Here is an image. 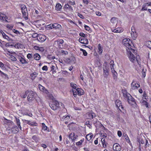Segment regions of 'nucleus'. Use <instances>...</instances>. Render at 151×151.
Listing matches in <instances>:
<instances>
[{
  "mask_svg": "<svg viewBox=\"0 0 151 151\" xmlns=\"http://www.w3.org/2000/svg\"><path fill=\"white\" fill-rule=\"evenodd\" d=\"M2 36L4 38L6 39L9 41L11 40V39L9 38L7 35H6L5 33H4V35H2Z\"/></svg>",
  "mask_w": 151,
  "mask_h": 151,
  "instance_id": "32",
  "label": "nucleus"
},
{
  "mask_svg": "<svg viewBox=\"0 0 151 151\" xmlns=\"http://www.w3.org/2000/svg\"><path fill=\"white\" fill-rule=\"evenodd\" d=\"M79 35L83 37H86V36L85 35L83 32H81L79 34Z\"/></svg>",
  "mask_w": 151,
  "mask_h": 151,
  "instance_id": "50",
  "label": "nucleus"
},
{
  "mask_svg": "<svg viewBox=\"0 0 151 151\" xmlns=\"http://www.w3.org/2000/svg\"><path fill=\"white\" fill-rule=\"evenodd\" d=\"M124 137L126 141L130 144V143H131L127 135L125 134L124 136Z\"/></svg>",
  "mask_w": 151,
  "mask_h": 151,
  "instance_id": "31",
  "label": "nucleus"
},
{
  "mask_svg": "<svg viewBox=\"0 0 151 151\" xmlns=\"http://www.w3.org/2000/svg\"><path fill=\"white\" fill-rule=\"evenodd\" d=\"M44 50V47H39V50L41 52H43Z\"/></svg>",
  "mask_w": 151,
  "mask_h": 151,
  "instance_id": "55",
  "label": "nucleus"
},
{
  "mask_svg": "<svg viewBox=\"0 0 151 151\" xmlns=\"http://www.w3.org/2000/svg\"><path fill=\"white\" fill-rule=\"evenodd\" d=\"M69 3L71 5H74L75 4V2L74 1H69Z\"/></svg>",
  "mask_w": 151,
  "mask_h": 151,
  "instance_id": "59",
  "label": "nucleus"
},
{
  "mask_svg": "<svg viewBox=\"0 0 151 151\" xmlns=\"http://www.w3.org/2000/svg\"><path fill=\"white\" fill-rule=\"evenodd\" d=\"M115 104H116V106L120 110V106L122 105L121 102L119 100H117L115 101Z\"/></svg>",
  "mask_w": 151,
  "mask_h": 151,
  "instance_id": "19",
  "label": "nucleus"
},
{
  "mask_svg": "<svg viewBox=\"0 0 151 151\" xmlns=\"http://www.w3.org/2000/svg\"><path fill=\"white\" fill-rule=\"evenodd\" d=\"M42 125L43 126L42 129L45 131L46 130L47 128V127L44 123H42Z\"/></svg>",
  "mask_w": 151,
  "mask_h": 151,
  "instance_id": "51",
  "label": "nucleus"
},
{
  "mask_svg": "<svg viewBox=\"0 0 151 151\" xmlns=\"http://www.w3.org/2000/svg\"><path fill=\"white\" fill-rule=\"evenodd\" d=\"M47 28L52 29L54 28L55 29H59L61 27V26L58 23L51 24L47 25Z\"/></svg>",
  "mask_w": 151,
  "mask_h": 151,
  "instance_id": "6",
  "label": "nucleus"
},
{
  "mask_svg": "<svg viewBox=\"0 0 151 151\" xmlns=\"http://www.w3.org/2000/svg\"><path fill=\"white\" fill-rule=\"evenodd\" d=\"M42 69L43 70L47 71L48 70L47 67L46 65L42 67Z\"/></svg>",
  "mask_w": 151,
  "mask_h": 151,
  "instance_id": "53",
  "label": "nucleus"
},
{
  "mask_svg": "<svg viewBox=\"0 0 151 151\" xmlns=\"http://www.w3.org/2000/svg\"><path fill=\"white\" fill-rule=\"evenodd\" d=\"M142 70V76L143 78H145L146 76V69H143Z\"/></svg>",
  "mask_w": 151,
  "mask_h": 151,
  "instance_id": "34",
  "label": "nucleus"
},
{
  "mask_svg": "<svg viewBox=\"0 0 151 151\" xmlns=\"http://www.w3.org/2000/svg\"><path fill=\"white\" fill-rule=\"evenodd\" d=\"M83 54L84 56H86L87 55V52L85 50H83Z\"/></svg>",
  "mask_w": 151,
  "mask_h": 151,
  "instance_id": "62",
  "label": "nucleus"
},
{
  "mask_svg": "<svg viewBox=\"0 0 151 151\" xmlns=\"http://www.w3.org/2000/svg\"><path fill=\"white\" fill-rule=\"evenodd\" d=\"M46 39V37L43 35H39L37 37L38 40L40 42H44Z\"/></svg>",
  "mask_w": 151,
  "mask_h": 151,
  "instance_id": "9",
  "label": "nucleus"
},
{
  "mask_svg": "<svg viewBox=\"0 0 151 151\" xmlns=\"http://www.w3.org/2000/svg\"><path fill=\"white\" fill-rule=\"evenodd\" d=\"M43 92L46 94H48V93H49V92H48V90H47L46 89H45V88Z\"/></svg>",
  "mask_w": 151,
  "mask_h": 151,
  "instance_id": "60",
  "label": "nucleus"
},
{
  "mask_svg": "<svg viewBox=\"0 0 151 151\" xmlns=\"http://www.w3.org/2000/svg\"><path fill=\"white\" fill-rule=\"evenodd\" d=\"M12 132L14 133H16L19 131V128L17 126L12 127L11 128Z\"/></svg>",
  "mask_w": 151,
  "mask_h": 151,
  "instance_id": "14",
  "label": "nucleus"
},
{
  "mask_svg": "<svg viewBox=\"0 0 151 151\" xmlns=\"http://www.w3.org/2000/svg\"><path fill=\"white\" fill-rule=\"evenodd\" d=\"M84 27H85V29L86 30L89 31V30H90V27L88 26H87V25H85L84 26Z\"/></svg>",
  "mask_w": 151,
  "mask_h": 151,
  "instance_id": "58",
  "label": "nucleus"
},
{
  "mask_svg": "<svg viewBox=\"0 0 151 151\" xmlns=\"http://www.w3.org/2000/svg\"><path fill=\"white\" fill-rule=\"evenodd\" d=\"M93 136V134L92 133L86 135V138L88 141H90L91 140Z\"/></svg>",
  "mask_w": 151,
  "mask_h": 151,
  "instance_id": "23",
  "label": "nucleus"
},
{
  "mask_svg": "<svg viewBox=\"0 0 151 151\" xmlns=\"http://www.w3.org/2000/svg\"><path fill=\"white\" fill-rule=\"evenodd\" d=\"M27 95V99L29 102H31L35 99L36 94L32 91H28Z\"/></svg>",
  "mask_w": 151,
  "mask_h": 151,
  "instance_id": "4",
  "label": "nucleus"
},
{
  "mask_svg": "<svg viewBox=\"0 0 151 151\" xmlns=\"http://www.w3.org/2000/svg\"><path fill=\"white\" fill-rule=\"evenodd\" d=\"M113 147L114 148H115V149L114 150L116 151H120L121 149L120 145L118 143L114 144Z\"/></svg>",
  "mask_w": 151,
  "mask_h": 151,
  "instance_id": "13",
  "label": "nucleus"
},
{
  "mask_svg": "<svg viewBox=\"0 0 151 151\" xmlns=\"http://www.w3.org/2000/svg\"><path fill=\"white\" fill-rule=\"evenodd\" d=\"M79 41L81 43L87 45L88 43V41L86 37H81L79 39Z\"/></svg>",
  "mask_w": 151,
  "mask_h": 151,
  "instance_id": "11",
  "label": "nucleus"
},
{
  "mask_svg": "<svg viewBox=\"0 0 151 151\" xmlns=\"http://www.w3.org/2000/svg\"><path fill=\"white\" fill-rule=\"evenodd\" d=\"M13 25H10L9 24H7L6 25V27L9 29L12 30L13 28Z\"/></svg>",
  "mask_w": 151,
  "mask_h": 151,
  "instance_id": "42",
  "label": "nucleus"
},
{
  "mask_svg": "<svg viewBox=\"0 0 151 151\" xmlns=\"http://www.w3.org/2000/svg\"><path fill=\"white\" fill-rule=\"evenodd\" d=\"M131 35L132 37L134 40H135L137 37V34L136 31L131 32Z\"/></svg>",
  "mask_w": 151,
  "mask_h": 151,
  "instance_id": "17",
  "label": "nucleus"
},
{
  "mask_svg": "<svg viewBox=\"0 0 151 151\" xmlns=\"http://www.w3.org/2000/svg\"><path fill=\"white\" fill-rule=\"evenodd\" d=\"M20 7L23 17L25 19H28V14L26 6L24 4H22L21 5Z\"/></svg>",
  "mask_w": 151,
  "mask_h": 151,
  "instance_id": "3",
  "label": "nucleus"
},
{
  "mask_svg": "<svg viewBox=\"0 0 151 151\" xmlns=\"http://www.w3.org/2000/svg\"><path fill=\"white\" fill-rule=\"evenodd\" d=\"M64 42V40L62 39H58L55 42V44H57L58 47L60 48H63V44Z\"/></svg>",
  "mask_w": 151,
  "mask_h": 151,
  "instance_id": "8",
  "label": "nucleus"
},
{
  "mask_svg": "<svg viewBox=\"0 0 151 151\" xmlns=\"http://www.w3.org/2000/svg\"><path fill=\"white\" fill-rule=\"evenodd\" d=\"M64 7L65 10L68 12L72 11L73 10L72 7L68 4L65 5Z\"/></svg>",
  "mask_w": 151,
  "mask_h": 151,
  "instance_id": "15",
  "label": "nucleus"
},
{
  "mask_svg": "<svg viewBox=\"0 0 151 151\" xmlns=\"http://www.w3.org/2000/svg\"><path fill=\"white\" fill-rule=\"evenodd\" d=\"M116 32L120 33L123 31L122 29L121 28H117L116 29Z\"/></svg>",
  "mask_w": 151,
  "mask_h": 151,
  "instance_id": "47",
  "label": "nucleus"
},
{
  "mask_svg": "<svg viewBox=\"0 0 151 151\" xmlns=\"http://www.w3.org/2000/svg\"><path fill=\"white\" fill-rule=\"evenodd\" d=\"M10 58L11 60H12L15 61L17 60V57L14 56L13 55H11L10 56Z\"/></svg>",
  "mask_w": 151,
  "mask_h": 151,
  "instance_id": "44",
  "label": "nucleus"
},
{
  "mask_svg": "<svg viewBox=\"0 0 151 151\" xmlns=\"http://www.w3.org/2000/svg\"><path fill=\"white\" fill-rule=\"evenodd\" d=\"M114 63V62L113 60H111L110 62V68H111V70H112V69H113V67H114L113 63Z\"/></svg>",
  "mask_w": 151,
  "mask_h": 151,
  "instance_id": "39",
  "label": "nucleus"
},
{
  "mask_svg": "<svg viewBox=\"0 0 151 151\" xmlns=\"http://www.w3.org/2000/svg\"><path fill=\"white\" fill-rule=\"evenodd\" d=\"M62 6L59 3L57 4L55 6V10L57 11H59L61 9Z\"/></svg>",
  "mask_w": 151,
  "mask_h": 151,
  "instance_id": "21",
  "label": "nucleus"
},
{
  "mask_svg": "<svg viewBox=\"0 0 151 151\" xmlns=\"http://www.w3.org/2000/svg\"><path fill=\"white\" fill-rule=\"evenodd\" d=\"M84 139H83L79 141L76 143V145L77 146L80 145H81L83 141H84Z\"/></svg>",
  "mask_w": 151,
  "mask_h": 151,
  "instance_id": "33",
  "label": "nucleus"
},
{
  "mask_svg": "<svg viewBox=\"0 0 151 151\" xmlns=\"http://www.w3.org/2000/svg\"><path fill=\"white\" fill-rule=\"evenodd\" d=\"M72 91L74 97H76L77 94L81 96L83 95L84 93L83 90L79 88H77V89H72Z\"/></svg>",
  "mask_w": 151,
  "mask_h": 151,
  "instance_id": "5",
  "label": "nucleus"
},
{
  "mask_svg": "<svg viewBox=\"0 0 151 151\" xmlns=\"http://www.w3.org/2000/svg\"><path fill=\"white\" fill-rule=\"evenodd\" d=\"M20 62L22 64H27L28 63L23 58L21 59V60L20 61Z\"/></svg>",
  "mask_w": 151,
  "mask_h": 151,
  "instance_id": "35",
  "label": "nucleus"
},
{
  "mask_svg": "<svg viewBox=\"0 0 151 151\" xmlns=\"http://www.w3.org/2000/svg\"><path fill=\"white\" fill-rule=\"evenodd\" d=\"M88 119H91V118H93V116H92V113H89L88 114Z\"/></svg>",
  "mask_w": 151,
  "mask_h": 151,
  "instance_id": "52",
  "label": "nucleus"
},
{
  "mask_svg": "<svg viewBox=\"0 0 151 151\" xmlns=\"http://www.w3.org/2000/svg\"><path fill=\"white\" fill-rule=\"evenodd\" d=\"M98 50H99V53L100 54H102L103 51L102 48L100 44L98 45Z\"/></svg>",
  "mask_w": 151,
  "mask_h": 151,
  "instance_id": "26",
  "label": "nucleus"
},
{
  "mask_svg": "<svg viewBox=\"0 0 151 151\" xmlns=\"http://www.w3.org/2000/svg\"><path fill=\"white\" fill-rule=\"evenodd\" d=\"M28 93V91H25V93L21 94V96L22 98H26Z\"/></svg>",
  "mask_w": 151,
  "mask_h": 151,
  "instance_id": "28",
  "label": "nucleus"
},
{
  "mask_svg": "<svg viewBox=\"0 0 151 151\" xmlns=\"http://www.w3.org/2000/svg\"><path fill=\"white\" fill-rule=\"evenodd\" d=\"M32 139L36 142H37L39 140V137L36 135L33 136L32 137Z\"/></svg>",
  "mask_w": 151,
  "mask_h": 151,
  "instance_id": "30",
  "label": "nucleus"
},
{
  "mask_svg": "<svg viewBox=\"0 0 151 151\" xmlns=\"http://www.w3.org/2000/svg\"><path fill=\"white\" fill-rule=\"evenodd\" d=\"M39 35L37 33H34L32 35V37L35 38L37 37H37H38Z\"/></svg>",
  "mask_w": 151,
  "mask_h": 151,
  "instance_id": "45",
  "label": "nucleus"
},
{
  "mask_svg": "<svg viewBox=\"0 0 151 151\" xmlns=\"http://www.w3.org/2000/svg\"><path fill=\"white\" fill-rule=\"evenodd\" d=\"M123 96L125 99L127 100L130 97L131 95L129 93L127 92L126 91H124L123 92Z\"/></svg>",
  "mask_w": 151,
  "mask_h": 151,
  "instance_id": "16",
  "label": "nucleus"
},
{
  "mask_svg": "<svg viewBox=\"0 0 151 151\" xmlns=\"http://www.w3.org/2000/svg\"><path fill=\"white\" fill-rule=\"evenodd\" d=\"M37 73L36 72H34L30 75V78L32 80H34L37 76Z\"/></svg>",
  "mask_w": 151,
  "mask_h": 151,
  "instance_id": "20",
  "label": "nucleus"
},
{
  "mask_svg": "<svg viewBox=\"0 0 151 151\" xmlns=\"http://www.w3.org/2000/svg\"><path fill=\"white\" fill-rule=\"evenodd\" d=\"M101 141L103 147L104 148H106L107 147V144L105 142L104 138H102L101 139Z\"/></svg>",
  "mask_w": 151,
  "mask_h": 151,
  "instance_id": "24",
  "label": "nucleus"
},
{
  "mask_svg": "<svg viewBox=\"0 0 151 151\" xmlns=\"http://www.w3.org/2000/svg\"><path fill=\"white\" fill-rule=\"evenodd\" d=\"M117 134L119 137H121L122 135V132L120 131H118L117 132Z\"/></svg>",
  "mask_w": 151,
  "mask_h": 151,
  "instance_id": "57",
  "label": "nucleus"
},
{
  "mask_svg": "<svg viewBox=\"0 0 151 151\" xmlns=\"http://www.w3.org/2000/svg\"><path fill=\"white\" fill-rule=\"evenodd\" d=\"M34 58L36 60H40V55L38 53H35L33 55Z\"/></svg>",
  "mask_w": 151,
  "mask_h": 151,
  "instance_id": "22",
  "label": "nucleus"
},
{
  "mask_svg": "<svg viewBox=\"0 0 151 151\" xmlns=\"http://www.w3.org/2000/svg\"><path fill=\"white\" fill-rule=\"evenodd\" d=\"M26 122L28 124L32 126H36V124L35 123H33L31 122L29 120H25Z\"/></svg>",
  "mask_w": 151,
  "mask_h": 151,
  "instance_id": "25",
  "label": "nucleus"
},
{
  "mask_svg": "<svg viewBox=\"0 0 151 151\" xmlns=\"http://www.w3.org/2000/svg\"><path fill=\"white\" fill-rule=\"evenodd\" d=\"M78 137V136L76 135V136L73 137L71 139L72 141H75L77 138Z\"/></svg>",
  "mask_w": 151,
  "mask_h": 151,
  "instance_id": "64",
  "label": "nucleus"
},
{
  "mask_svg": "<svg viewBox=\"0 0 151 151\" xmlns=\"http://www.w3.org/2000/svg\"><path fill=\"white\" fill-rule=\"evenodd\" d=\"M103 75L105 78H107L109 75V68L108 66H105L103 68Z\"/></svg>",
  "mask_w": 151,
  "mask_h": 151,
  "instance_id": "7",
  "label": "nucleus"
},
{
  "mask_svg": "<svg viewBox=\"0 0 151 151\" xmlns=\"http://www.w3.org/2000/svg\"><path fill=\"white\" fill-rule=\"evenodd\" d=\"M130 97H129V98L127 99V101L128 103L129 104H134L136 105V102L135 101V100L130 95Z\"/></svg>",
  "mask_w": 151,
  "mask_h": 151,
  "instance_id": "12",
  "label": "nucleus"
},
{
  "mask_svg": "<svg viewBox=\"0 0 151 151\" xmlns=\"http://www.w3.org/2000/svg\"><path fill=\"white\" fill-rule=\"evenodd\" d=\"M12 31L14 33L16 34H19L20 33V32L19 31L14 29H13Z\"/></svg>",
  "mask_w": 151,
  "mask_h": 151,
  "instance_id": "49",
  "label": "nucleus"
},
{
  "mask_svg": "<svg viewBox=\"0 0 151 151\" xmlns=\"http://www.w3.org/2000/svg\"><path fill=\"white\" fill-rule=\"evenodd\" d=\"M50 107L53 110H55L60 107L61 106L62 108L64 107V105L61 103L58 102V101H53L49 104Z\"/></svg>",
  "mask_w": 151,
  "mask_h": 151,
  "instance_id": "1",
  "label": "nucleus"
},
{
  "mask_svg": "<svg viewBox=\"0 0 151 151\" xmlns=\"http://www.w3.org/2000/svg\"><path fill=\"white\" fill-rule=\"evenodd\" d=\"M74 136H75V134L74 133H71L70 134L69 137V138L71 139Z\"/></svg>",
  "mask_w": 151,
  "mask_h": 151,
  "instance_id": "48",
  "label": "nucleus"
},
{
  "mask_svg": "<svg viewBox=\"0 0 151 151\" xmlns=\"http://www.w3.org/2000/svg\"><path fill=\"white\" fill-rule=\"evenodd\" d=\"M17 58V59L19 60V61L20 62V61L21 60V59L23 58V57H24L23 56H22V57L20 56V55H17V56H16Z\"/></svg>",
  "mask_w": 151,
  "mask_h": 151,
  "instance_id": "46",
  "label": "nucleus"
},
{
  "mask_svg": "<svg viewBox=\"0 0 151 151\" xmlns=\"http://www.w3.org/2000/svg\"><path fill=\"white\" fill-rule=\"evenodd\" d=\"M60 53L62 55H67L68 53V52L66 50H61Z\"/></svg>",
  "mask_w": 151,
  "mask_h": 151,
  "instance_id": "29",
  "label": "nucleus"
},
{
  "mask_svg": "<svg viewBox=\"0 0 151 151\" xmlns=\"http://www.w3.org/2000/svg\"><path fill=\"white\" fill-rule=\"evenodd\" d=\"M147 5L146 4H143L142 6V7L141 9V11L146 10L147 9V8L146 7Z\"/></svg>",
  "mask_w": 151,
  "mask_h": 151,
  "instance_id": "38",
  "label": "nucleus"
},
{
  "mask_svg": "<svg viewBox=\"0 0 151 151\" xmlns=\"http://www.w3.org/2000/svg\"><path fill=\"white\" fill-rule=\"evenodd\" d=\"M51 70L53 71V73L54 72H55V67L54 66L52 65V66L51 67Z\"/></svg>",
  "mask_w": 151,
  "mask_h": 151,
  "instance_id": "63",
  "label": "nucleus"
},
{
  "mask_svg": "<svg viewBox=\"0 0 151 151\" xmlns=\"http://www.w3.org/2000/svg\"><path fill=\"white\" fill-rule=\"evenodd\" d=\"M39 89L41 91H42V92L44 91V90L45 88L43 86H42L41 85H39Z\"/></svg>",
  "mask_w": 151,
  "mask_h": 151,
  "instance_id": "37",
  "label": "nucleus"
},
{
  "mask_svg": "<svg viewBox=\"0 0 151 151\" xmlns=\"http://www.w3.org/2000/svg\"><path fill=\"white\" fill-rule=\"evenodd\" d=\"M7 18L6 15L0 13V19H7Z\"/></svg>",
  "mask_w": 151,
  "mask_h": 151,
  "instance_id": "27",
  "label": "nucleus"
},
{
  "mask_svg": "<svg viewBox=\"0 0 151 151\" xmlns=\"http://www.w3.org/2000/svg\"><path fill=\"white\" fill-rule=\"evenodd\" d=\"M122 43L129 50H132L131 46L132 41L129 39L125 38L122 41Z\"/></svg>",
  "mask_w": 151,
  "mask_h": 151,
  "instance_id": "2",
  "label": "nucleus"
},
{
  "mask_svg": "<svg viewBox=\"0 0 151 151\" xmlns=\"http://www.w3.org/2000/svg\"><path fill=\"white\" fill-rule=\"evenodd\" d=\"M16 123H17V125L20 124V121L19 119L16 118Z\"/></svg>",
  "mask_w": 151,
  "mask_h": 151,
  "instance_id": "56",
  "label": "nucleus"
},
{
  "mask_svg": "<svg viewBox=\"0 0 151 151\" xmlns=\"http://www.w3.org/2000/svg\"><path fill=\"white\" fill-rule=\"evenodd\" d=\"M86 125H89L91 126L92 124V123L91 122H90L89 121H87L86 122Z\"/></svg>",
  "mask_w": 151,
  "mask_h": 151,
  "instance_id": "54",
  "label": "nucleus"
},
{
  "mask_svg": "<svg viewBox=\"0 0 151 151\" xmlns=\"http://www.w3.org/2000/svg\"><path fill=\"white\" fill-rule=\"evenodd\" d=\"M129 58L131 61L133 63H134L135 61L136 60H137V59L135 58L134 55L132 54L131 53L130 56L129 57Z\"/></svg>",
  "mask_w": 151,
  "mask_h": 151,
  "instance_id": "18",
  "label": "nucleus"
},
{
  "mask_svg": "<svg viewBox=\"0 0 151 151\" xmlns=\"http://www.w3.org/2000/svg\"><path fill=\"white\" fill-rule=\"evenodd\" d=\"M76 85L73 83H70V86L73 88V89H77Z\"/></svg>",
  "mask_w": 151,
  "mask_h": 151,
  "instance_id": "36",
  "label": "nucleus"
},
{
  "mask_svg": "<svg viewBox=\"0 0 151 151\" xmlns=\"http://www.w3.org/2000/svg\"><path fill=\"white\" fill-rule=\"evenodd\" d=\"M27 57L28 59H30L32 58V55L31 54L29 53L27 54Z\"/></svg>",
  "mask_w": 151,
  "mask_h": 151,
  "instance_id": "61",
  "label": "nucleus"
},
{
  "mask_svg": "<svg viewBox=\"0 0 151 151\" xmlns=\"http://www.w3.org/2000/svg\"><path fill=\"white\" fill-rule=\"evenodd\" d=\"M0 74L3 77L4 76L5 78H8L7 75V74H6L4 73L3 72H2L1 71V72H0Z\"/></svg>",
  "mask_w": 151,
  "mask_h": 151,
  "instance_id": "41",
  "label": "nucleus"
},
{
  "mask_svg": "<svg viewBox=\"0 0 151 151\" xmlns=\"http://www.w3.org/2000/svg\"><path fill=\"white\" fill-rule=\"evenodd\" d=\"M0 67L3 69H4L5 68L4 64L1 61H0Z\"/></svg>",
  "mask_w": 151,
  "mask_h": 151,
  "instance_id": "43",
  "label": "nucleus"
},
{
  "mask_svg": "<svg viewBox=\"0 0 151 151\" xmlns=\"http://www.w3.org/2000/svg\"><path fill=\"white\" fill-rule=\"evenodd\" d=\"M140 87L139 83H138L136 81H134L132 83V88L133 89H135Z\"/></svg>",
  "mask_w": 151,
  "mask_h": 151,
  "instance_id": "10",
  "label": "nucleus"
},
{
  "mask_svg": "<svg viewBox=\"0 0 151 151\" xmlns=\"http://www.w3.org/2000/svg\"><path fill=\"white\" fill-rule=\"evenodd\" d=\"M147 45L148 47L151 49V41H148L147 42Z\"/></svg>",
  "mask_w": 151,
  "mask_h": 151,
  "instance_id": "40",
  "label": "nucleus"
}]
</instances>
